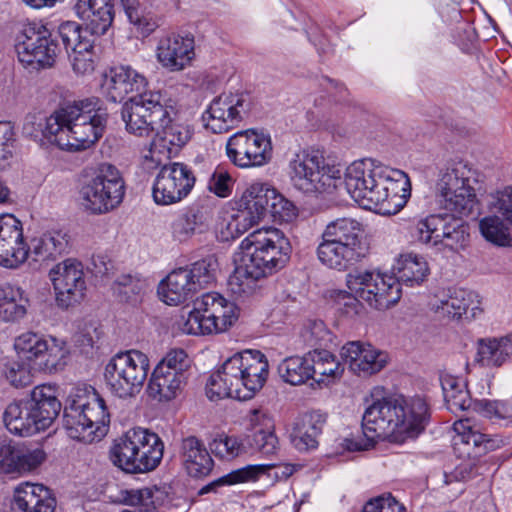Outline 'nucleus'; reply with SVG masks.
<instances>
[{
  "mask_svg": "<svg viewBox=\"0 0 512 512\" xmlns=\"http://www.w3.org/2000/svg\"><path fill=\"white\" fill-rule=\"evenodd\" d=\"M476 170L464 160L451 159L439 168L436 199L449 214H431L417 221L413 235L422 244L447 254L466 249L470 242L469 226L461 217L479 209L474 184Z\"/></svg>",
  "mask_w": 512,
  "mask_h": 512,
  "instance_id": "f257e3e1",
  "label": "nucleus"
},
{
  "mask_svg": "<svg viewBox=\"0 0 512 512\" xmlns=\"http://www.w3.org/2000/svg\"><path fill=\"white\" fill-rule=\"evenodd\" d=\"M430 419V409L425 398L387 395L366 408L362 418V437L345 438L343 447L351 452L372 447L378 439L389 437L403 443L417 438Z\"/></svg>",
  "mask_w": 512,
  "mask_h": 512,
  "instance_id": "f03ea898",
  "label": "nucleus"
},
{
  "mask_svg": "<svg viewBox=\"0 0 512 512\" xmlns=\"http://www.w3.org/2000/svg\"><path fill=\"white\" fill-rule=\"evenodd\" d=\"M344 184L351 198L364 209L381 215H395L411 196L409 176L402 170L376 164L373 159L351 163Z\"/></svg>",
  "mask_w": 512,
  "mask_h": 512,
  "instance_id": "7ed1b4c3",
  "label": "nucleus"
},
{
  "mask_svg": "<svg viewBox=\"0 0 512 512\" xmlns=\"http://www.w3.org/2000/svg\"><path fill=\"white\" fill-rule=\"evenodd\" d=\"M108 120L107 109L99 98L91 97L60 106L53 114L38 123L36 133H25L34 138L40 135L62 150L80 151L91 147L103 135Z\"/></svg>",
  "mask_w": 512,
  "mask_h": 512,
  "instance_id": "20e7f679",
  "label": "nucleus"
},
{
  "mask_svg": "<svg viewBox=\"0 0 512 512\" xmlns=\"http://www.w3.org/2000/svg\"><path fill=\"white\" fill-rule=\"evenodd\" d=\"M239 249L240 256L228 281L235 294L247 293L257 280L282 269L292 252L289 239L273 227L251 232L241 241Z\"/></svg>",
  "mask_w": 512,
  "mask_h": 512,
  "instance_id": "39448f33",
  "label": "nucleus"
},
{
  "mask_svg": "<svg viewBox=\"0 0 512 512\" xmlns=\"http://www.w3.org/2000/svg\"><path fill=\"white\" fill-rule=\"evenodd\" d=\"M172 108L162 103L160 92L143 93L126 101L121 109L126 130L139 137L156 131L169 154H176L191 138L188 126L171 118Z\"/></svg>",
  "mask_w": 512,
  "mask_h": 512,
  "instance_id": "423d86ee",
  "label": "nucleus"
},
{
  "mask_svg": "<svg viewBox=\"0 0 512 512\" xmlns=\"http://www.w3.org/2000/svg\"><path fill=\"white\" fill-rule=\"evenodd\" d=\"M268 369V361L260 351L245 350L236 353L209 377L206 394L210 400L227 397L251 399L266 382Z\"/></svg>",
  "mask_w": 512,
  "mask_h": 512,
  "instance_id": "0eeeda50",
  "label": "nucleus"
},
{
  "mask_svg": "<svg viewBox=\"0 0 512 512\" xmlns=\"http://www.w3.org/2000/svg\"><path fill=\"white\" fill-rule=\"evenodd\" d=\"M60 411L55 386L42 384L33 388L29 398L10 403L3 422L10 433L27 437L49 428Z\"/></svg>",
  "mask_w": 512,
  "mask_h": 512,
  "instance_id": "6e6552de",
  "label": "nucleus"
},
{
  "mask_svg": "<svg viewBox=\"0 0 512 512\" xmlns=\"http://www.w3.org/2000/svg\"><path fill=\"white\" fill-rule=\"evenodd\" d=\"M363 228L353 218H338L323 229L316 249L318 260L327 268L346 271L366 255Z\"/></svg>",
  "mask_w": 512,
  "mask_h": 512,
  "instance_id": "1a4fd4ad",
  "label": "nucleus"
},
{
  "mask_svg": "<svg viewBox=\"0 0 512 512\" xmlns=\"http://www.w3.org/2000/svg\"><path fill=\"white\" fill-rule=\"evenodd\" d=\"M110 415L103 398L94 390L73 389L63 413L70 438L84 443L101 440L108 432Z\"/></svg>",
  "mask_w": 512,
  "mask_h": 512,
  "instance_id": "9d476101",
  "label": "nucleus"
},
{
  "mask_svg": "<svg viewBox=\"0 0 512 512\" xmlns=\"http://www.w3.org/2000/svg\"><path fill=\"white\" fill-rule=\"evenodd\" d=\"M163 451L164 444L156 433L137 427L114 441L110 458L114 465L126 472L143 473L160 464Z\"/></svg>",
  "mask_w": 512,
  "mask_h": 512,
  "instance_id": "9b49d317",
  "label": "nucleus"
},
{
  "mask_svg": "<svg viewBox=\"0 0 512 512\" xmlns=\"http://www.w3.org/2000/svg\"><path fill=\"white\" fill-rule=\"evenodd\" d=\"M149 369V358L143 352H119L105 366V384L109 391L119 398L134 397L141 391Z\"/></svg>",
  "mask_w": 512,
  "mask_h": 512,
  "instance_id": "f8f14e48",
  "label": "nucleus"
},
{
  "mask_svg": "<svg viewBox=\"0 0 512 512\" xmlns=\"http://www.w3.org/2000/svg\"><path fill=\"white\" fill-rule=\"evenodd\" d=\"M58 37L47 23L29 22L23 27L15 45L19 62L31 70L51 68L60 52Z\"/></svg>",
  "mask_w": 512,
  "mask_h": 512,
  "instance_id": "ddd939ff",
  "label": "nucleus"
},
{
  "mask_svg": "<svg viewBox=\"0 0 512 512\" xmlns=\"http://www.w3.org/2000/svg\"><path fill=\"white\" fill-rule=\"evenodd\" d=\"M290 179L304 193L325 192L336 187L341 171L325 162L318 150H301L289 162Z\"/></svg>",
  "mask_w": 512,
  "mask_h": 512,
  "instance_id": "4468645a",
  "label": "nucleus"
},
{
  "mask_svg": "<svg viewBox=\"0 0 512 512\" xmlns=\"http://www.w3.org/2000/svg\"><path fill=\"white\" fill-rule=\"evenodd\" d=\"M82 204L91 214L102 215L116 209L125 195V182L120 171L111 164H102L95 176L80 190Z\"/></svg>",
  "mask_w": 512,
  "mask_h": 512,
  "instance_id": "2eb2a0df",
  "label": "nucleus"
},
{
  "mask_svg": "<svg viewBox=\"0 0 512 512\" xmlns=\"http://www.w3.org/2000/svg\"><path fill=\"white\" fill-rule=\"evenodd\" d=\"M348 289L376 310H386L401 298L397 279L373 270L356 269L346 275Z\"/></svg>",
  "mask_w": 512,
  "mask_h": 512,
  "instance_id": "dca6fc26",
  "label": "nucleus"
},
{
  "mask_svg": "<svg viewBox=\"0 0 512 512\" xmlns=\"http://www.w3.org/2000/svg\"><path fill=\"white\" fill-rule=\"evenodd\" d=\"M252 101L244 91L222 92L214 97L202 113L204 127L214 134L227 133L248 116Z\"/></svg>",
  "mask_w": 512,
  "mask_h": 512,
  "instance_id": "f3484780",
  "label": "nucleus"
},
{
  "mask_svg": "<svg viewBox=\"0 0 512 512\" xmlns=\"http://www.w3.org/2000/svg\"><path fill=\"white\" fill-rule=\"evenodd\" d=\"M14 349L19 357L49 373L64 366V359L68 353L63 341L32 331L17 336L14 340Z\"/></svg>",
  "mask_w": 512,
  "mask_h": 512,
  "instance_id": "a211bd4d",
  "label": "nucleus"
},
{
  "mask_svg": "<svg viewBox=\"0 0 512 512\" xmlns=\"http://www.w3.org/2000/svg\"><path fill=\"white\" fill-rule=\"evenodd\" d=\"M226 155L239 168L264 166L273 157L271 137L255 129L238 131L228 138Z\"/></svg>",
  "mask_w": 512,
  "mask_h": 512,
  "instance_id": "6ab92c4d",
  "label": "nucleus"
},
{
  "mask_svg": "<svg viewBox=\"0 0 512 512\" xmlns=\"http://www.w3.org/2000/svg\"><path fill=\"white\" fill-rule=\"evenodd\" d=\"M196 176L183 162H170L160 167L152 186V197L159 206H169L186 199L193 190Z\"/></svg>",
  "mask_w": 512,
  "mask_h": 512,
  "instance_id": "aec40b11",
  "label": "nucleus"
},
{
  "mask_svg": "<svg viewBox=\"0 0 512 512\" xmlns=\"http://www.w3.org/2000/svg\"><path fill=\"white\" fill-rule=\"evenodd\" d=\"M58 35L69 56L73 71L86 75L94 71V38L75 21H64Z\"/></svg>",
  "mask_w": 512,
  "mask_h": 512,
  "instance_id": "412c9836",
  "label": "nucleus"
},
{
  "mask_svg": "<svg viewBox=\"0 0 512 512\" xmlns=\"http://www.w3.org/2000/svg\"><path fill=\"white\" fill-rule=\"evenodd\" d=\"M57 304L69 308L80 303L86 293V280L83 265L74 260L66 259L50 270Z\"/></svg>",
  "mask_w": 512,
  "mask_h": 512,
  "instance_id": "4be33fe9",
  "label": "nucleus"
},
{
  "mask_svg": "<svg viewBox=\"0 0 512 512\" xmlns=\"http://www.w3.org/2000/svg\"><path fill=\"white\" fill-rule=\"evenodd\" d=\"M147 85V78L132 66L118 65L111 67L104 73L101 82V93L107 101L120 103L130 93H137L132 98L148 93L149 91H145Z\"/></svg>",
  "mask_w": 512,
  "mask_h": 512,
  "instance_id": "5701e85b",
  "label": "nucleus"
},
{
  "mask_svg": "<svg viewBox=\"0 0 512 512\" xmlns=\"http://www.w3.org/2000/svg\"><path fill=\"white\" fill-rule=\"evenodd\" d=\"M340 355L349 370L363 378L379 373L388 363L386 352L361 341L346 343L341 348Z\"/></svg>",
  "mask_w": 512,
  "mask_h": 512,
  "instance_id": "b1692460",
  "label": "nucleus"
},
{
  "mask_svg": "<svg viewBox=\"0 0 512 512\" xmlns=\"http://www.w3.org/2000/svg\"><path fill=\"white\" fill-rule=\"evenodd\" d=\"M26 261L22 223L12 214L0 215V265L18 268Z\"/></svg>",
  "mask_w": 512,
  "mask_h": 512,
  "instance_id": "393cba45",
  "label": "nucleus"
},
{
  "mask_svg": "<svg viewBox=\"0 0 512 512\" xmlns=\"http://www.w3.org/2000/svg\"><path fill=\"white\" fill-rule=\"evenodd\" d=\"M195 56L191 34H170L161 38L156 49L158 62L170 72H179L190 65Z\"/></svg>",
  "mask_w": 512,
  "mask_h": 512,
  "instance_id": "a878e982",
  "label": "nucleus"
},
{
  "mask_svg": "<svg viewBox=\"0 0 512 512\" xmlns=\"http://www.w3.org/2000/svg\"><path fill=\"white\" fill-rule=\"evenodd\" d=\"M74 11L86 24L83 30H87L93 38L95 35H104L114 19L110 0H76Z\"/></svg>",
  "mask_w": 512,
  "mask_h": 512,
  "instance_id": "bb28decb",
  "label": "nucleus"
},
{
  "mask_svg": "<svg viewBox=\"0 0 512 512\" xmlns=\"http://www.w3.org/2000/svg\"><path fill=\"white\" fill-rule=\"evenodd\" d=\"M236 216L237 226L247 230L258 224L269 213L268 187L254 183L243 193Z\"/></svg>",
  "mask_w": 512,
  "mask_h": 512,
  "instance_id": "cd10ccee",
  "label": "nucleus"
},
{
  "mask_svg": "<svg viewBox=\"0 0 512 512\" xmlns=\"http://www.w3.org/2000/svg\"><path fill=\"white\" fill-rule=\"evenodd\" d=\"M70 236L63 230L47 231L25 244L26 260L35 262L55 260L68 251Z\"/></svg>",
  "mask_w": 512,
  "mask_h": 512,
  "instance_id": "c85d7f7f",
  "label": "nucleus"
},
{
  "mask_svg": "<svg viewBox=\"0 0 512 512\" xmlns=\"http://www.w3.org/2000/svg\"><path fill=\"white\" fill-rule=\"evenodd\" d=\"M180 456L187 473L194 478L208 476L214 461L204 443L195 436L182 439Z\"/></svg>",
  "mask_w": 512,
  "mask_h": 512,
  "instance_id": "c756f323",
  "label": "nucleus"
},
{
  "mask_svg": "<svg viewBox=\"0 0 512 512\" xmlns=\"http://www.w3.org/2000/svg\"><path fill=\"white\" fill-rule=\"evenodd\" d=\"M14 503L22 512H54L56 499L42 484L22 483L14 492Z\"/></svg>",
  "mask_w": 512,
  "mask_h": 512,
  "instance_id": "7c9ffc66",
  "label": "nucleus"
},
{
  "mask_svg": "<svg viewBox=\"0 0 512 512\" xmlns=\"http://www.w3.org/2000/svg\"><path fill=\"white\" fill-rule=\"evenodd\" d=\"M197 292L195 282L191 280L187 268L173 270L158 287L160 298L168 305L181 304L191 299Z\"/></svg>",
  "mask_w": 512,
  "mask_h": 512,
  "instance_id": "2f4dec72",
  "label": "nucleus"
},
{
  "mask_svg": "<svg viewBox=\"0 0 512 512\" xmlns=\"http://www.w3.org/2000/svg\"><path fill=\"white\" fill-rule=\"evenodd\" d=\"M327 417L319 411H313L305 415L294 424L290 433L292 445L300 452L315 450L318 438L323 432Z\"/></svg>",
  "mask_w": 512,
  "mask_h": 512,
  "instance_id": "473e14b6",
  "label": "nucleus"
},
{
  "mask_svg": "<svg viewBox=\"0 0 512 512\" xmlns=\"http://www.w3.org/2000/svg\"><path fill=\"white\" fill-rule=\"evenodd\" d=\"M512 357V336L481 338L477 342L476 362L485 368H499Z\"/></svg>",
  "mask_w": 512,
  "mask_h": 512,
  "instance_id": "72a5a7b5",
  "label": "nucleus"
},
{
  "mask_svg": "<svg viewBox=\"0 0 512 512\" xmlns=\"http://www.w3.org/2000/svg\"><path fill=\"white\" fill-rule=\"evenodd\" d=\"M186 380L187 376L179 372H170L156 366L148 383V391L158 401H169L177 396Z\"/></svg>",
  "mask_w": 512,
  "mask_h": 512,
  "instance_id": "f704fd0d",
  "label": "nucleus"
},
{
  "mask_svg": "<svg viewBox=\"0 0 512 512\" xmlns=\"http://www.w3.org/2000/svg\"><path fill=\"white\" fill-rule=\"evenodd\" d=\"M205 228L204 215L197 206L186 207L176 214L170 224L171 237L178 242H186Z\"/></svg>",
  "mask_w": 512,
  "mask_h": 512,
  "instance_id": "c9c22d12",
  "label": "nucleus"
},
{
  "mask_svg": "<svg viewBox=\"0 0 512 512\" xmlns=\"http://www.w3.org/2000/svg\"><path fill=\"white\" fill-rule=\"evenodd\" d=\"M395 277L401 287V283L408 286L419 285L429 273L427 261L417 254H402L393 265Z\"/></svg>",
  "mask_w": 512,
  "mask_h": 512,
  "instance_id": "e433bc0d",
  "label": "nucleus"
},
{
  "mask_svg": "<svg viewBox=\"0 0 512 512\" xmlns=\"http://www.w3.org/2000/svg\"><path fill=\"white\" fill-rule=\"evenodd\" d=\"M311 379L317 383L328 384L340 378L344 368L337 358L328 350L314 349L308 352Z\"/></svg>",
  "mask_w": 512,
  "mask_h": 512,
  "instance_id": "4c0bfd02",
  "label": "nucleus"
},
{
  "mask_svg": "<svg viewBox=\"0 0 512 512\" xmlns=\"http://www.w3.org/2000/svg\"><path fill=\"white\" fill-rule=\"evenodd\" d=\"M224 303V297L216 292L203 294L194 302V309L189 312L188 317L182 325V331L187 334H203V323L209 318L212 309L216 304Z\"/></svg>",
  "mask_w": 512,
  "mask_h": 512,
  "instance_id": "58836bf2",
  "label": "nucleus"
},
{
  "mask_svg": "<svg viewBox=\"0 0 512 512\" xmlns=\"http://www.w3.org/2000/svg\"><path fill=\"white\" fill-rule=\"evenodd\" d=\"M275 468L272 464H257L247 465L245 467L234 470L211 483L203 486L199 490V495H204L213 491H216L218 487L225 485H233L244 482H254L258 480L262 475L268 473L269 470Z\"/></svg>",
  "mask_w": 512,
  "mask_h": 512,
  "instance_id": "ea45409f",
  "label": "nucleus"
},
{
  "mask_svg": "<svg viewBox=\"0 0 512 512\" xmlns=\"http://www.w3.org/2000/svg\"><path fill=\"white\" fill-rule=\"evenodd\" d=\"M237 307L233 302L224 298V303L216 304L209 314V318L203 323V334L220 333L226 331L237 320Z\"/></svg>",
  "mask_w": 512,
  "mask_h": 512,
  "instance_id": "a19ab883",
  "label": "nucleus"
},
{
  "mask_svg": "<svg viewBox=\"0 0 512 512\" xmlns=\"http://www.w3.org/2000/svg\"><path fill=\"white\" fill-rule=\"evenodd\" d=\"M504 220L497 215H489L480 220L479 229L486 241L499 247L512 246L510 224L505 223Z\"/></svg>",
  "mask_w": 512,
  "mask_h": 512,
  "instance_id": "79ce46f5",
  "label": "nucleus"
},
{
  "mask_svg": "<svg viewBox=\"0 0 512 512\" xmlns=\"http://www.w3.org/2000/svg\"><path fill=\"white\" fill-rule=\"evenodd\" d=\"M282 380L291 385H301L311 379L308 353L303 357L291 356L285 358L278 366Z\"/></svg>",
  "mask_w": 512,
  "mask_h": 512,
  "instance_id": "37998d69",
  "label": "nucleus"
},
{
  "mask_svg": "<svg viewBox=\"0 0 512 512\" xmlns=\"http://www.w3.org/2000/svg\"><path fill=\"white\" fill-rule=\"evenodd\" d=\"M246 438L236 435H218L210 444L215 455L223 460H232L247 453Z\"/></svg>",
  "mask_w": 512,
  "mask_h": 512,
  "instance_id": "c03bdc74",
  "label": "nucleus"
},
{
  "mask_svg": "<svg viewBox=\"0 0 512 512\" xmlns=\"http://www.w3.org/2000/svg\"><path fill=\"white\" fill-rule=\"evenodd\" d=\"M461 301H467V305L477 304V293L471 290L454 289L447 299L441 300V304L437 306L443 314L453 318L461 319L465 314V309L461 306Z\"/></svg>",
  "mask_w": 512,
  "mask_h": 512,
  "instance_id": "a18cd8bd",
  "label": "nucleus"
},
{
  "mask_svg": "<svg viewBox=\"0 0 512 512\" xmlns=\"http://www.w3.org/2000/svg\"><path fill=\"white\" fill-rule=\"evenodd\" d=\"M187 270L199 291L216 280L218 261L214 255H209L193 263Z\"/></svg>",
  "mask_w": 512,
  "mask_h": 512,
  "instance_id": "49530a36",
  "label": "nucleus"
},
{
  "mask_svg": "<svg viewBox=\"0 0 512 512\" xmlns=\"http://www.w3.org/2000/svg\"><path fill=\"white\" fill-rule=\"evenodd\" d=\"M474 411L485 418L512 422V397L506 400L482 399L474 404Z\"/></svg>",
  "mask_w": 512,
  "mask_h": 512,
  "instance_id": "de8ad7c7",
  "label": "nucleus"
},
{
  "mask_svg": "<svg viewBox=\"0 0 512 512\" xmlns=\"http://www.w3.org/2000/svg\"><path fill=\"white\" fill-rule=\"evenodd\" d=\"M269 213L274 221L289 223L297 216L295 205L277 192L276 189L268 187Z\"/></svg>",
  "mask_w": 512,
  "mask_h": 512,
  "instance_id": "09e8293b",
  "label": "nucleus"
},
{
  "mask_svg": "<svg viewBox=\"0 0 512 512\" xmlns=\"http://www.w3.org/2000/svg\"><path fill=\"white\" fill-rule=\"evenodd\" d=\"M5 291L10 295L9 301L0 302V316L4 321H17L27 312L25 300L18 288L7 286Z\"/></svg>",
  "mask_w": 512,
  "mask_h": 512,
  "instance_id": "8fccbe9b",
  "label": "nucleus"
},
{
  "mask_svg": "<svg viewBox=\"0 0 512 512\" xmlns=\"http://www.w3.org/2000/svg\"><path fill=\"white\" fill-rule=\"evenodd\" d=\"M245 438L248 446L266 456L274 455L279 449L275 429L256 430Z\"/></svg>",
  "mask_w": 512,
  "mask_h": 512,
  "instance_id": "3c124183",
  "label": "nucleus"
},
{
  "mask_svg": "<svg viewBox=\"0 0 512 512\" xmlns=\"http://www.w3.org/2000/svg\"><path fill=\"white\" fill-rule=\"evenodd\" d=\"M145 286V282L136 277L120 275L113 284V291L121 301L136 302Z\"/></svg>",
  "mask_w": 512,
  "mask_h": 512,
  "instance_id": "603ef678",
  "label": "nucleus"
},
{
  "mask_svg": "<svg viewBox=\"0 0 512 512\" xmlns=\"http://www.w3.org/2000/svg\"><path fill=\"white\" fill-rule=\"evenodd\" d=\"M4 377L13 387L19 389L33 383V374L29 365L20 361H11L4 365Z\"/></svg>",
  "mask_w": 512,
  "mask_h": 512,
  "instance_id": "864d4df0",
  "label": "nucleus"
},
{
  "mask_svg": "<svg viewBox=\"0 0 512 512\" xmlns=\"http://www.w3.org/2000/svg\"><path fill=\"white\" fill-rule=\"evenodd\" d=\"M46 454L40 449H25L18 447L14 473L22 474L38 468L45 460Z\"/></svg>",
  "mask_w": 512,
  "mask_h": 512,
  "instance_id": "5fc2aeb1",
  "label": "nucleus"
},
{
  "mask_svg": "<svg viewBox=\"0 0 512 512\" xmlns=\"http://www.w3.org/2000/svg\"><path fill=\"white\" fill-rule=\"evenodd\" d=\"M233 179L223 167H216L210 174L207 188L218 197L226 198L232 192Z\"/></svg>",
  "mask_w": 512,
  "mask_h": 512,
  "instance_id": "6e6d98bb",
  "label": "nucleus"
},
{
  "mask_svg": "<svg viewBox=\"0 0 512 512\" xmlns=\"http://www.w3.org/2000/svg\"><path fill=\"white\" fill-rule=\"evenodd\" d=\"M163 367L170 372H179L180 375L187 376V369L190 366L187 353L182 349H173L156 365Z\"/></svg>",
  "mask_w": 512,
  "mask_h": 512,
  "instance_id": "4d7b16f0",
  "label": "nucleus"
},
{
  "mask_svg": "<svg viewBox=\"0 0 512 512\" xmlns=\"http://www.w3.org/2000/svg\"><path fill=\"white\" fill-rule=\"evenodd\" d=\"M363 512H406V509L395 497L387 494L369 500Z\"/></svg>",
  "mask_w": 512,
  "mask_h": 512,
  "instance_id": "13d9d810",
  "label": "nucleus"
},
{
  "mask_svg": "<svg viewBox=\"0 0 512 512\" xmlns=\"http://www.w3.org/2000/svg\"><path fill=\"white\" fill-rule=\"evenodd\" d=\"M453 428L461 441L466 444L473 443L474 446H479L487 437L486 434L480 433L476 430V427L471 424L469 418L456 421Z\"/></svg>",
  "mask_w": 512,
  "mask_h": 512,
  "instance_id": "bf43d9fd",
  "label": "nucleus"
},
{
  "mask_svg": "<svg viewBox=\"0 0 512 512\" xmlns=\"http://www.w3.org/2000/svg\"><path fill=\"white\" fill-rule=\"evenodd\" d=\"M338 309L347 316H354L359 313L361 306L360 298L350 292L338 290L333 295Z\"/></svg>",
  "mask_w": 512,
  "mask_h": 512,
  "instance_id": "052dcab7",
  "label": "nucleus"
},
{
  "mask_svg": "<svg viewBox=\"0 0 512 512\" xmlns=\"http://www.w3.org/2000/svg\"><path fill=\"white\" fill-rule=\"evenodd\" d=\"M120 1L130 23L143 29L146 32H150L153 30V25H151L149 20L143 15L138 0Z\"/></svg>",
  "mask_w": 512,
  "mask_h": 512,
  "instance_id": "680f3d73",
  "label": "nucleus"
},
{
  "mask_svg": "<svg viewBox=\"0 0 512 512\" xmlns=\"http://www.w3.org/2000/svg\"><path fill=\"white\" fill-rule=\"evenodd\" d=\"M129 504L135 506V509L123 512H157L153 504V494L149 488L132 491L129 497Z\"/></svg>",
  "mask_w": 512,
  "mask_h": 512,
  "instance_id": "e2e57ef3",
  "label": "nucleus"
},
{
  "mask_svg": "<svg viewBox=\"0 0 512 512\" xmlns=\"http://www.w3.org/2000/svg\"><path fill=\"white\" fill-rule=\"evenodd\" d=\"M15 142L14 127L9 121H0V161L12 157Z\"/></svg>",
  "mask_w": 512,
  "mask_h": 512,
  "instance_id": "0e129e2a",
  "label": "nucleus"
},
{
  "mask_svg": "<svg viewBox=\"0 0 512 512\" xmlns=\"http://www.w3.org/2000/svg\"><path fill=\"white\" fill-rule=\"evenodd\" d=\"M18 447L6 439H0V471L13 474Z\"/></svg>",
  "mask_w": 512,
  "mask_h": 512,
  "instance_id": "69168bd1",
  "label": "nucleus"
},
{
  "mask_svg": "<svg viewBox=\"0 0 512 512\" xmlns=\"http://www.w3.org/2000/svg\"><path fill=\"white\" fill-rule=\"evenodd\" d=\"M494 207L512 226V185L506 186L496 193Z\"/></svg>",
  "mask_w": 512,
  "mask_h": 512,
  "instance_id": "338daca9",
  "label": "nucleus"
},
{
  "mask_svg": "<svg viewBox=\"0 0 512 512\" xmlns=\"http://www.w3.org/2000/svg\"><path fill=\"white\" fill-rule=\"evenodd\" d=\"M249 425L256 430L275 429L272 415L264 408L251 409L247 416Z\"/></svg>",
  "mask_w": 512,
  "mask_h": 512,
  "instance_id": "774afa93",
  "label": "nucleus"
}]
</instances>
